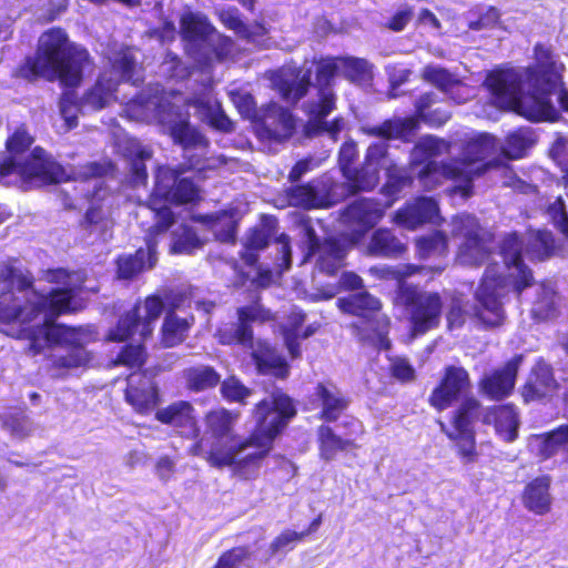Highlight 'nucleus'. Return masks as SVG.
Listing matches in <instances>:
<instances>
[{
	"label": "nucleus",
	"mask_w": 568,
	"mask_h": 568,
	"mask_svg": "<svg viewBox=\"0 0 568 568\" xmlns=\"http://www.w3.org/2000/svg\"><path fill=\"white\" fill-rule=\"evenodd\" d=\"M304 538L305 532L286 529L272 541L271 552L272 555L286 554L293 550Z\"/></svg>",
	"instance_id": "obj_53"
},
{
	"label": "nucleus",
	"mask_w": 568,
	"mask_h": 568,
	"mask_svg": "<svg viewBox=\"0 0 568 568\" xmlns=\"http://www.w3.org/2000/svg\"><path fill=\"white\" fill-rule=\"evenodd\" d=\"M191 326L187 318H180L174 314H168L162 327V343L166 347L180 344L186 336Z\"/></svg>",
	"instance_id": "obj_43"
},
{
	"label": "nucleus",
	"mask_w": 568,
	"mask_h": 568,
	"mask_svg": "<svg viewBox=\"0 0 568 568\" xmlns=\"http://www.w3.org/2000/svg\"><path fill=\"white\" fill-rule=\"evenodd\" d=\"M52 278L61 282L62 287L52 290L49 295L38 293L31 286V280L12 263L0 266V331L18 338L30 341L34 354L51 344H64L70 347L67 354L54 355L53 363L62 368H75L90 361L84 345L95 338L92 326L68 327L54 324L63 313L78 308L75 293L81 288V273L53 272Z\"/></svg>",
	"instance_id": "obj_1"
},
{
	"label": "nucleus",
	"mask_w": 568,
	"mask_h": 568,
	"mask_svg": "<svg viewBox=\"0 0 568 568\" xmlns=\"http://www.w3.org/2000/svg\"><path fill=\"white\" fill-rule=\"evenodd\" d=\"M395 302L405 307L414 336L423 335L439 325L443 307L439 294L399 283Z\"/></svg>",
	"instance_id": "obj_14"
},
{
	"label": "nucleus",
	"mask_w": 568,
	"mask_h": 568,
	"mask_svg": "<svg viewBox=\"0 0 568 568\" xmlns=\"http://www.w3.org/2000/svg\"><path fill=\"white\" fill-rule=\"evenodd\" d=\"M416 204L419 209V215L422 216L424 223L430 222L435 223L438 217V205L430 197H420L416 200Z\"/></svg>",
	"instance_id": "obj_64"
},
{
	"label": "nucleus",
	"mask_w": 568,
	"mask_h": 568,
	"mask_svg": "<svg viewBox=\"0 0 568 568\" xmlns=\"http://www.w3.org/2000/svg\"><path fill=\"white\" fill-rule=\"evenodd\" d=\"M275 83L282 98L287 102L295 103L307 92L311 84V71L307 70L301 78L293 81L281 78Z\"/></svg>",
	"instance_id": "obj_46"
},
{
	"label": "nucleus",
	"mask_w": 568,
	"mask_h": 568,
	"mask_svg": "<svg viewBox=\"0 0 568 568\" xmlns=\"http://www.w3.org/2000/svg\"><path fill=\"white\" fill-rule=\"evenodd\" d=\"M468 314L469 310L466 307L463 300L459 297H455L447 313L448 328L453 329L460 327L465 322L466 315Z\"/></svg>",
	"instance_id": "obj_60"
},
{
	"label": "nucleus",
	"mask_w": 568,
	"mask_h": 568,
	"mask_svg": "<svg viewBox=\"0 0 568 568\" xmlns=\"http://www.w3.org/2000/svg\"><path fill=\"white\" fill-rule=\"evenodd\" d=\"M529 245L536 257L542 260L555 252V239L551 232L538 230L530 234Z\"/></svg>",
	"instance_id": "obj_51"
},
{
	"label": "nucleus",
	"mask_w": 568,
	"mask_h": 568,
	"mask_svg": "<svg viewBox=\"0 0 568 568\" xmlns=\"http://www.w3.org/2000/svg\"><path fill=\"white\" fill-rule=\"evenodd\" d=\"M81 104H77L75 95L72 92H65L60 100V113L65 122V129L71 130L78 125V113Z\"/></svg>",
	"instance_id": "obj_54"
},
{
	"label": "nucleus",
	"mask_w": 568,
	"mask_h": 568,
	"mask_svg": "<svg viewBox=\"0 0 568 568\" xmlns=\"http://www.w3.org/2000/svg\"><path fill=\"white\" fill-rule=\"evenodd\" d=\"M315 396L321 405V418L326 422L336 420L348 406L344 394L329 383L318 384Z\"/></svg>",
	"instance_id": "obj_32"
},
{
	"label": "nucleus",
	"mask_w": 568,
	"mask_h": 568,
	"mask_svg": "<svg viewBox=\"0 0 568 568\" xmlns=\"http://www.w3.org/2000/svg\"><path fill=\"white\" fill-rule=\"evenodd\" d=\"M535 68H510L491 72L485 83L495 103L531 121H555L557 110L549 95L560 84V69L550 50L535 47Z\"/></svg>",
	"instance_id": "obj_2"
},
{
	"label": "nucleus",
	"mask_w": 568,
	"mask_h": 568,
	"mask_svg": "<svg viewBox=\"0 0 568 568\" xmlns=\"http://www.w3.org/2000/svg\"><path fill=\"white\" fill-rule=\"evenodd\" d=\"M470 171L471 169L468 171L462 170L454 161L449 163L430 161L418 173V180L426 190H434L445 180L465 183L463 176L469 174Z\"/></svg>",
	"instance_id": "obj_29"
},
{
	"label": "nucleus",
	"mask_w": 568,
	"mask_h": 568,
	"mask_svg": "<svg viewBox=\"0 0 568 568\" xmlns=\"http://www.w3.org/2000/svg\"><path fill=\"white\" fill-rule=\"evenodd\" d=\"M452 234L455 237L463 239L457 253L459 264L477 266L488 260L490 252L475 216L460 214L453 217Z\"/></svg>",
	"instance_id": "obj_15"
},
{
	"label": "nucleus",
	"mask_w": 568,
	"mask_h": 568,
	"mask_svg": "<svg viewBox=\"0 0 568 568\" xmlns=\"http://www.w3.org/2000/svg\"><path fill=\"white\" fill-rule=\"evenodd\" d=\"M406 246L387 229L376 230L367 245V252L374 256L397 257Z\"/></svg>",
	"instance_id": "obj_34"
},
{
	"label": "nucleus",
	"mask_w": 568,
	"mask_h": 568,
	"mask_svg": "<svg viewBox=\"0 0 568 568\" xmlns=\"http://www.w3.org/2000/svg\"><path fill=\"white\" fill-rule=\"evenodd\" d=\"M449 143L435 136L422 138L412 151V163H420L432 158L449 153Z\"/></svg>",
	"instance_id": "obj_41"
},
{
	"label": "nucleus",
	"mask_w": 568,
	"mask_h": 568,
	"mask_svg": "<svg viewBox=\"0 0 568 568\" xmlns=\"http://www.w3.org/2000/svg\"><path fill=\"white\" fill-rule=\"evenodd\" d=\"M422 75L424 80L437 87L442 91H447L457 83L456 78L452 73L437 65H427L423 70Z\"/></svg>",
	"instance_id": "obj_52"
},
{
	"label": "nucleus",
	"mask_w": 568,
	"mask_h": 568,
	"mask_svg": "<svg viewBox=\"0 0 568 568\" xmlns=\"http://www.w3.org/2000/svg\"><path fill=\"white\" fill-rule=\"evenodd\" d=\"M214 30L203 14L186 12L181 18V31L187 40L207 41Z\"/></svg>",
	"instance_id": "obj_39"
},
{
	"label": "nucleus",
	"mask_w": 568,
	"mask_h": 568,
	"mask_svg": "<svg viewBox=\"0 0 568 568\" xmlns=\"http://www.w3.org/2000/svg\"><path fill=\"white\" fill-rule=\"evenodd\" d=\"M32 141L24 130L14 132L7 143L11 156L0 165V174L16 173L23 181L37 186L63 181L65 178L63 168L48 158L43 149L36 148L27 159H21V154L32 144Z\"/></svg>",
	"instance_id": "obj_9"
},
{
	"label": "nucleus",
	"mask_w": 568,
	"mask_h": 568,
	"mask_svg": "<svg viewBox=\"0 0 568 568\" xmlns=\"http://www.w3.org/2000/svg\"><path fill=\"white\" fill-rule=\"evenodd\" d=\"M344 176L354 191H371L379 182V171L365 160L361 169H346Z\"/></svg>",
	"instance_id": "obj_40"
},
{
	"label": "nucleus",
	"mask_w": 568,
	"mask_h": 568,
	"mask_svg": "<svg viewBox=\"0 0 568 568\" xmlns=\"http://www.w3.org/2000/svg\"><path fill=\"white\" fill-rule=\"evenodd\" d=\"M125 399L136 412L153 409L158 403V390L152 378L144 374H131L128 378Z\"/></svg>",
	"instance_id": "obj_26"
},
{
	"label": "nucleus",
	"mask_w": 568,
	"mask_h": 568,
	"mask_svg": "<svg viewBox=\"0 0 568 568\" xmlns=\"http://www.w3.org/2000/svg\"><path fill=\"white\" fill-rule=\"evenodd\" d=\"M337 306L341 311L353 314L359 318L354 327L359 329L362 339L368 341L378 349H388L389 318L381 313L382 304L378 298L366 291L351 294L348 297L339 298Z\"/></svg>",
	"instance_id": "obj_12"
},
{
	"label": "nucleus",
	"mask_w": 568,
	"mask_h": 568,
	"mask_svg": "<svg viewBox=\"0 0 568 568\" xmlns=\"http://www.w3.org/2000/svg\"><path fill=\"white\" fill-rule=\"evenodd\" d=\"M416 250L420 258L440 256L447 253L448 241L443 232H434L416 240Z\"/></svg>",
	"instance_id": "obj_45"
},
{
	"label": "nucleus",
	"mask_w": 568,
	"mask_h": 568,
	"mask_svg": "<svg viewBox=\"0 0 568 568\" xmlns=\"http://www.w3.org/2000/svg\"><path fill=\"white\" fill-rule=\"evenodd\" d=\"M274 235L271 226L262 225L258 229H254L246 239V246L252 250H262L267 244L270 239Z\"/></svg>",
	"instance_id": "obj_61"
},
{
	"label": "nucleus",
	"mask_w": 568,
	"mask_h": 568,
	"mask_svg": "<svg viewBox=\"0 0 568 568\" xmlns=\"http://www.w3.org/2000/svg\"><path fill=\"white\" fill-rule=\"evenodd\" d=\"M0 422L13 439L22 440L30 436L34 430L32 419L21 409H10L0 415Z\"/></svg>",
	"instance_id": "obj_36"
},
{
	"label": "nucleus",
	"mask_w": 568,
	"mask_h": 568,
	"mask_svg": "<svg viewBox=\"0 0 568 568\" xmlns=\"http://www.w3.org/2000/svg\"><path fill=\"white\" fill-rule=\"evenodd\" d=\"M523 363V355L513 357L499 369L485 376L480 382V389L491 399H501L508 396L514 387L518 368Z\"/></svg>",
	"instance_id": "obj_24"
},
{
	"label": "nucleus",
	"mask_w": 568,
	"mask_h": 568,
	"mask_svg": "<svg viewBox=\"0 0 568 568\" xmlns=\"http://www.w3.org/2000/svg\"><path fill=\"white\" fill-rule=\"evenodd\" d=\"M523 243L516 234L507 235L500 245V255L507 275H501L500 266L489 264L481 284L476 292L477 305L474 316L488 326L501 324L504 320V298L513 290L520 294L532 284V273L521 258Z\"/></svg>",
	"instance_id": "obj_4"
},
{
	"label": "nucleus",
	"mask_w": 568,
	"mask_h": 568,
	"mask_svg": "<svg viewBox=\"0 0 568 568\" xmlns=\"http://www.w3.org/2000/svg\"><path fill=\"white\" fill-rule=\"evenodd\" d=\"M163 311V302L156 296L148 297L143 303L125 314L116 328L109 334V339L122 342L134 338L138 334V344L128 345L112 362L113 366L123 365L129 368H140L144 363V349L140 342L145 339L153 331V325Z\"/></svg>",
	"instance_id": "obj_10"
},
{
	"label": "nucleus",
	"mask_w": 568,
	"mask_h": 568,
	"mask_svg": "<svg viewBox=\"0 0 568 568\" xmlns=\"http://www.w3.org/2000/svg\"><path fill=\"white\" fill-rule=\"evenodd\" d=\"M252 355L261 373L270 374L277 378L287 377V363L270 344L260 342L257 347L252 348Z\"/></svg>",
	"instance_id": "obj_33"
},
{
	"label": "nucleus",
	"mask_w": 568,
	"mask_h": 568,
	"mask_svg": "<svg viewBox=\"0 0 568 568\" xmlns=\"http://www.w3.org/2000/svg\"><path fill=\"white\" fill-rule=\"evenodd\" d=\"M365 161H367L369 165H374L378 171L385 170L387 182L384 186V192L386 195L395 196L404 187L409 185V176L389 158L388 144L386 142L383 141L371 144L367 148Z\"/></svg>",
	"instance_id": "obj_21"
},
{
	"label": "nucleus",
	"mask_w": 568,
	"mask_h": 568,
	"mask_svg": "<svg viewBox=\"0 0 568 568\" xmlns=\"http://www.w3.org/2000/svg\"><path fill=\"white\" fill-rule=\"evenodd\" d=\"M85 223L88 224L90 232L98 233L103 241H106L110 236L109 231L112 226V222L104 217L101 210L95 207L88 210L85 214Z\"/></svg>",
	"instance_id": "obj_55"
},
{
	"label": "nucleus",
	"mask_w": 568,
	"mask_h": 568,
	"mask_svg": "<svg viewBox=\"0 0 568 568\" xmlns=\"http://www.w3.org/2000/svg\"><path fill=\"white\" fill-rule=\"evenodd\" d=\"M152 93H142L134 102L142 108L145 119L156 120L185 152L193 150L204 154L210 145L209 140L189 122V115L182 113L179 103L181 95L162 93L159 87L151 90Z\"/></svg>",
	"instance_id": "obj_8"
},
{
	"label": "nucleus",
	"mask_w": 568,
	"mask_h": 568,
	"mask_svg": "<svg viewBox=\"0 0 568 568\" xmlns=\"http://www.w3.org/2000/svg\"><path fill=\"white\" fill-rule=\"evenodd\" d=\"M294 415L292 399L280 390L273 392L254 409L256 426L253 433L226 448L216 447L209 455V463L213 466H232L233 471L245 479L256 476L275 437Z\"/></svg>",
	"instance_id": "obj_3"
},
{
	"label": "nucleus",
	"mask_w": 568,
	"mask_h": 568,
	"mask_svg": "<svg viewBox=\"0 0 568 568\" xmlns=\"http://www.w3.org/2000/svg\"><path fill=\"white\" fill-rule=\"evenodd\" d=\"M531 313L539 320H550L558 315V298L550 284L541 283L539 285Z\"/></svg>",
	"instance_id": "obj_38"
},
{
	"label": "nucleus",
	"mask_w": 568,
	"mask_h": 568,
	"mask_svg": "<svg viewBox=\"0 0 568 568\" xmlns=\"http://www.w3.org/2000/svg\"><path fill=\"white\" fill-rule=\"evenodd\" d=\"M240 413L220 408L207 413L205 417L206 432L214 439L210 449H206L203 439L193 444L189 452L194 456H202L209 460V455L216 448H226L236 442L234 426Z\"/></svg>",
	"instance_id": "obj_17"
},
{
	"label": "nucleus",
	"mask_w": 568,
	"mask_h": 568,
	"mask_svg": "<svg viewBox=\"0 0 568 568\" xmlns=\"http://www.w3.org/2000/svg\"><path fill=\"white\" fill-rule=\"evenodd\" d=\"M187 105L195 110V115L212 128L230 132L233 130L232 121L223 112L219 101L212 95L209 88L187 100Z\"/></svg>",
	"instance_id": "obj_25"
},
{
	"label": "nucleus",
	"mask_w": 568,
	"mask_h": 568,
	"mask_svg": "<svg viewBox=\"0 0 568 568\" xmlns=\"http://www.w3.org/2000/svg\"><path fill=\"white\" fill-rule=\"evenodd\" d=\"M275 245L277 252L281 254L280 263H278V272L282 273L287 271L291 267L292 263V252L288 235L282 233L275 240Z\"/></svg>",
	"instance_id": "obj_63"
},
{
	"label": "nucleus",
	"mask_w": 568,
	"mask_h": 568,
	"mask_svg": "<svg viewBox=\"0 0 568 568\" xmlns=\"http://www.w3.org/2000/svg\"><path fill=\"white\" fill-rule=\"evenodd\" d=\"M207 42L220 61L230 58L234 52V42L229 37L220 34L216 30L212 32Z\"/></svg>",
	"instance_id": "obj_58"
},
{
	"label": "nucleus",
	"mask_w": 568,
	"mask_h": 568,
	"mask_svg": "<svg viewBox=\"0 0 568 568\" xmlns=\"http://www.w3.org/2000/svg\"><path fill=\"white\" fill-rule=\"evenodd\" d=\"M394 221L396 224L408 230H415L419 225L424 224V221L419 215V209L416 204V201L412 204H408L406 207L398 210L395 214Z\"/></svg>",
	"instance_id": "obj_57"
},
{
	"label": "nucleus",
	"mask_w": 568,
	"mask_h": 568,
	"mask_svg": "<svg viewBox=\"0 0 568 568\" xmlns=\"http://www.w3.org/2000/svg\"><path fill=\"white\" fill-rule=\"evenodd\" d=\"M305 314L300 310H292L287 318V324L284 328V339L288 353L293 358H297L301 355V347L298 344L300 334L298 327L304 323Z\"/></svg>",
	"instance_id": "obj_47"
},
{
	"label": "nucleus",
	"mask_w": 568,
	"mask_h": 568,
	"mask_svg": "<svg viewBox=\"0 0 568 568\" xmlns=\"http://www.w3.org/2000/svg\"><path fill=\"white\" fill-rule=\"evenodd\" d=\"M497 151L495 139L489 134H480L464 146L462 159L454 160L462 170L468 171L471 169L469 174L463 176L465 179V185H460L459 189L464 196L470 195V181L474 176L483 174L491 162H484Z\"/></svg>",
	"instance_id": "obj_18"
},
{
	"label": "nucleus",
	"mask_w": 568,
	"mask_h": 568,
	"mask_svg": "<svg viewBox=\"0 0 568 568\" xmlns=\"http://www.w3.org/2000/svg\"><path fill=\"white\" fill-rule=\"evenodd\" d=\"M222 395L232 402L244 403V399L251 396L252 390L245 387L236 377L226 378L221 386Z\"/></svg>",
	"instance_id": "obj_56"
},
{
	"label": "nucleus",
	"mask_w": 568,
	"mask_h": 568,
	"mask_svg": "<svg viewBox=\"0 0 568 568\" xmlns=\"http://www.w3.org/2000/svg\"><path fill=\"white\" fill-rule=\"evenodd\" d=\"M186 387L192 392H203L215 387L221 376L211 366H194L183 372Z\"/></svg>",
	"instance_id": "obj_37"
},
{
	"label": "nucleus",
	"mask_w": 568,
	"mask_h": 568,
	"mask_svg": "<svg viewBox=\"0 0 568 568\" xmlns=\"http://www.w3.org/2000/svg\"><path fill=\"white\" fill-rule=\"evenodd\" d=\"M436 102V95L432 92L423 94L416 102L417 118H395L383 122L381 125L362 126V132L369 136H378L386 140L400 139L410 141L418 129V119L424 120L427 110Z\"/></svg>",
	"instance_id": "obj_19"
},
{
	"label": "nucleus",
	"mask_w": 568,
	"mask_h": 568,
	"mask_svg": "<svg viewBox=\"0 0 568 568\" xmlns=\"http://www.w3.org/2000/svg\"><path fill=\"white\" fill-rule=\"evenodd\" d=\"M320 455L325 460H332L338 452L346 449L348 440L337 436L329 426L322 425L317 432Z\"/></svg>",
	"instance_id": "obj_44"
},
{
	"label": "nucleus",
	"mask_w": 568,
	"mask_h": 568,
	"mask_svg": "<svg viewBox=\"0 0 568 568\" xmlns=\"http://www.w3.org/2000/svg\"><path fill=\"white\" fill-rule=\"evenodd\" d=\"M300 229L302 240L307 246L302 263L307 262L312 256H317V268L327 274L335 273L344 265L346 246L341 241L328 239L321 242L310 220H302Z\"/></svg>",
	"instance_id": "obj_16"
},
{
	"label": "nucleus",
	"mask_w": 568,
	"mask_h": 568,
	"mask_svg": "<svg viewBox=\"0 0 568 568\" xmlns=\"http://www.w3.org/2000/svg\"><path fill=\"white\" fill-rule=\"evenodd\" d=\"M219 16H220V21L222 22V24L225 28L233 30L235 33H237L240 36L246 34V27L243 23V21L240 19L237 9L230 8L226 10H221Z\"/></svg>",
	"instance_id": "obj_62"
},
{
	"label": "nucleus",
	"mask_w": 568,
	"mask_h": 568,
	"mask_svg": "<svg viewBox=\"0 0 568 568\" xmlns=\"http://www.w3.org/2000/svg\"><path fill=\"white\" fill-rule=\"evenodd\" d=\"M156 418L161 423L181 428V433L185 436L199 435L194 408L189 402H175L165 408L159 409Z\"/></svg>",
	"instance_id": "obj_28"
},
{
	"label": "nucleus",
	"mask_w": 568,
	"mask_h": 568,
	"mask_svg": "<svg viewBox=\"0 0 568 568\" xmlns=\"http://www.w3.org/2000/svg\"><path fill=\"white\" fill-rule=\"evenodd\" d=\"M263 126L272 139L282 141L293 134L295 121L286 109L272 103L264 112Z\"/></svg>",
	"instance_id": "obj_31"
},
{
	"label": "nucleus",
	"mask_w": 568,
	"mask_h": 568,
	"mask_svg": "<svg viewBox=\"0 0 568 568\" xmlns=\"http://www.w3.org/2000/svg\"><path fill=\"white\" fill-rule=\"evenodd\" d=\"M202 245L203 241L199 239L195 232L186 225H181L173 232L171 250L174 253L191 254Z\"/></svg>",
	"instance_id": "obj_49"
},
{
	"label": "nucleus",
	"mask_w": 568,
	"mask_h": 568,
	"mask_svg": "<svg viewBox=\"0 0 568 568\" xmlns=\"http://www.w3.org/2000/svg\"><path fill=\"white\" fill-rule=\"evenodd\" d=\"M124 156L130 161L133 185H143L148 180L145 161L150 160L152 153L141 145L136 140H128L124 148Z\"/></svg>",
	"instance_id": "obj_35"
},
{
	"label": "nucleus",
	"mask_w": 568,
	"mask_h": 568,
	"mask_svg": "<svg viewBox=\"0 0 568 568\" xmlns=\"http://www.w3.org/2000/svg\"><path fill=\"white\" fill-rule=\"evenodd\" d=\"M470 389L469 375L463 367L448 366L440 384L432 392L430 405L444 410L462 399L452 418V429L447 436L457 442L464 457L470 458L475 452L474 423L479 417L480 403L467 396Z\"/></svg>",
	"instance_id": "obj_6"
},
{
	"label": "nucleus",
	"mask_w": 568,
	"mask_h": 568,
	"mask_svg": "<svg viewBox=\"0 0 568 568\" xmlns=\"http://www.w3.org/2000/svg\"><path fill=\"white\" fill-rule=\"evenodd\" d=\"M385 207L372 199H359L349 204L343 214L345 223L361 231L373 227L383 217Z\"/></svg>",
	"instance_id": "obj_27"
},
{
	"label": "nucleus",
	"mask_w": 568,
	"mask_h": 568,
	"mask_svg": "<svg viewBox=\"0 0 568 568\" xmlns=\"http://www.w3.org/2000/svg\"><path fill=\"white\" fill-rule=\"evenodd\" d=\"M271 318L268 311L255 303L237 310V323L226 324L220 327L215 334L219 342L224 345L237 344L246 348L254 347L251 323L265 322Z\"/></svg>",
	"instance_id": "obj_20"
},
{
	"label": "nucleus",
	"mask_w": 568,
	"mask_h": 568,
	"mask_svg": "<svg viewBox=\"0 0 568 568\" xmlns=\"http://www.w3.org/2000/svg\"><path fill=\"white\" fill-rule=\"evenodd\" d=\"M534 140L528 130H518L507 136L505 144L501 146L506 158L516 160L524 155L525 151L531 146Z\"/></svg>",
	"instance_id": "obj_48"
},
{
	"label": "nucleus",
	"mask_w": 568,
	"mask_h": 568,
	"mask_svg": "<svg viewBox=\"0 0 568 568\" xmlns=\"http://www.w3.org/2000/svg\"><path fill=\"white\" fill-rule=\"evenodd\" d=\"M28 65L34 77L49 81L59 79L67 87H77L92 61L89 52L71 43L62 29L52 28L39 38L37 55L28 61Z\"/></svg>",
	"instance_id": "obj_7"
},
{
	"label": "nucleus",
	"mask_w": 568,
	"mask_h": 568,
	"mask_svg": "<svg viewBox=\"0 0 568 568\" xmlns=\"http://www.w3.org/2000/svg\"><path fill=\"white\" fill-rule=\"evenodd\" d=\"M557 386L551 367L544 361L534 366L524 387L523 396L526 402L540 399L551 394Z\"/></svg>",
	"instance_id": "obj_30"
},
{
	"label": "nucleus",
	"mask_w": 568,
	"mask_h": 568,
	"mask_svg": "<svg viewBox=\"0 0 568 568\" xmlns=\"http://www.w3.org/2000/svg\"><path fill=\"white\" fill-rule=\"evenodd\" d=\"M546 214L554 225L568 237V199L559 195L549 201L546 206Z\"/></svg>",
	"instance_id": "obj_50"
},
{
	"label": "nucleus",
	"mask_w": 568,
	"mask_h": 568,
	"mask_svg": "<svg viewBox=\"0 0 568 568\" xmlns=\"http://www.w3.org/2000/svg\"><path fill=\"white\" fill-rule=\"evenodd\" d=\"M337 73L343 74L352 82H363L371 78V64L361 58L327 57L316 64V100L307 104L310 120L305 125L307 136L327 132L333 140L344 125L343 119H335L332 123L325 118L335 109L336 97L333 91L334 79Z\"/></svg>",
	"instance_id": "obj_5"
},
{
	"label": "nucleus",
	"mask_w": 568,
	"mask_h": 568,
	"mask_svg": "<svg viewBox=\"0 0 568 568\" xmlns=\"http://www.w3.org/2000/svg\"><path fill=\"white\" fill-rule=\"evenodd\" d=\"M199 196L200 189L190 178H179L175 170L160 168L150 203L141 207L140 214L152 215L156 232L164 233L173 223V213L168 204L190 203Z\"/></svg>",
	"instance_id": "obj_11"
},
{
	"label": "nucleus",
	"mask_w": 568,
	"mask_h": 568,
	"mask_svg": "<svg viewBox=\"0 0 568 568\" xmlns=\"http://www.w3.org/2000/svg\"><path fill=\"white\" fill-rule=\"evenodd\" d=\"M250 556L246 547H235L224 552L217 560L214 568H240L245 559Z\"/></svg>",
	"instance_id": "obj_59"
},
{
	"label": "nucleus",
	"mask_w": 568,
	"mask_h": 568,
	"mask_svg": "<svg viewBox=\"0 0 568 568\" xmlns=\"http://www.w3.org/2000/svg\"><path fill=\"white\" fill-rule=\"evenodd\" d=\"M160 233L152 224L145 236L146 250L139 248L134 254L123 255L118 258V276L130 280L139 273L152 268L156 263V242L154 237Z\"/></svg>",
	"instance_id": "obj_22"
},
{
	"label": "nucleus",
	"mask_w": 568,
	"mask_h": 568,
	"mask_svg": "<svg viewBox=\"0 0 568 568\" xmlns=\"http://www.w3.org/2000/svg\"><path fill=\"white\" fill-rule=\"evenodd\" d=\"M284 201L287 205L304 209L318 207L322 200L311 184L291 186L284 191Z\"/></svg>",
	"instance_id": "obj_42"
},
{
	"label": "nucleus",
	"mask_w": 568,
	"mask_h": 568,
	"mask_svg": "<svg viewBox=\"0 0 568 568\" xmlns=\"http://www.w3.org/2000/svg\"><path fill=\"white\" fill-rule=\"evenodd\" d=\"M479 416L485 425H494L496 434L506 443L518 437L520 425L519 414L513 405H499L479 409Z\"/></svg>",
	"instance_id": "obj_23"
},
{
	"label": "nucleus",
	"mask_w": 568,
	"mask_h": 568,
	"mask_svg": "<svg viewBox=\"0 0 568 568\" xmlns=\"http://www.w3.org/2000/svg\"><path fill=\"white\" fill-rule=\"evenodd\" d=\"M110 69L105 70L97 83L85 92L81 100L84 111H99L115 101V90L120 82L133 79L136 59L129 48L114 52L109 58Z\"/></svg>",
	"instance_id": "obj_13"
}]
</instances>
